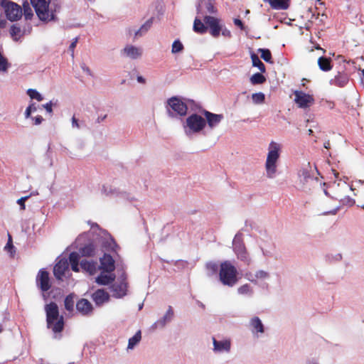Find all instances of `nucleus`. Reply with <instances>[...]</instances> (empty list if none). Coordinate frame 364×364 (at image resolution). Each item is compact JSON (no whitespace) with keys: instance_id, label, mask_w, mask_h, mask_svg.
<instances>
[{"instance_id":"e433bc0d","label":"nucleus","mask_w":364,"mask_h":364,"mask_svg":"<svg viewBox=\"0 0 364 364\" xmlns=\"http://www.w3.org/2000/svg\"><path fill=\"white\" fill-rule=\"evenodd\" d=\"M252 100L255 104H262L265 100L264 94L262 92L254 93L252 95Z\"/></svg>"},{"instance_id":"a19ab883","label":"nucleus","mask_w":364,"mask_h":364,"mask_svg":"<svg viewBox=\"0 0 364 364\" xmlns=\"http://www.w3.org/2000/svg\"><path fill=\"white\" fill-rule=\"evenodd\" d=\"M183 50V46L179 40H176L173 41L172 44L171 52L173 53H176L181 52Z\"/></svg>"},{"instance_id":"20e7f679","label":"nucleus","mask_w":364,"mask_h":364,"mask_svg":"<svg viewBox=\"0 0 364 364\" xmlns=\"http://www.w3.org/2000/svg\"><path fill=\"white\" fill-rule=\"evenodd\" d=\"M281 145L277 142L271 141L268 147V154L265 163L267 176L272 178L277 171V162L279 158Z\"/></svg>"},{"instance_id":"4d7b16f0","label":"nucleus","mask_w":364,"mask_h":364,"mask_svg":"<svg viewBox=\"0 0 364 364\" xmlns=\"http://www.w3.org/2000/svg\"><path fill=\"white\" fill-rule=\"evenodd\" d=\"M137 81L140 83H145V79L142 76H138Z\"/></svg>"},{"instance_id":"69168bd1","label":"nucleus","mask_w":364,"mask_h":364,"mask_svg":"<svg viewBox=\"0 0 364 364\" xmlns=\"http://www.w3.org/2000/svg\"><path fill=\"white\" fill-rule=\"evenodd\" d=\"M168 113L170 116H173V113H171L170 110H168Z\"/></svg>"},{"instance_id":"8fccbe9b","label":"nucleus","mask_w":364,"mask_h":364,"mask_svg":"<svg viewBox=\"0 0 364 364\" xmlns=\"http://www.w3.org/2000/svg\"><path fill=\"white\" fill-rule=\"evenodd\" d=\"M77 38H75L74 39V41L70 43V47H69V49L71 50L72 52V55H73V53H74V49L76 47V45H77Z\"/></svg>"},{"instance_id":"39448f33","label":"nucleus","mask_w":364,"mask_h":364,"mask_svg":"<svg viewBox=\"0 0 364 364\" xmlns=\"http://www.w3.org/2000/svg\"><path fill=\"white\" fill-rule=\"evenodd\" d=\"M0 4L4 9L6 16L9 21H16L21 18L22 8L18 4L8 0H1Z\"/></svg>"},{"instance_id":"774afa93","label":"nucleus","mask_w":364,"mask_h":364,"mask_svg":"<svg viewBox=\"0 0 364 364\" xmlns=\"http://www.w3.org/2000/svg\"><path fill=\"white\" fill-rule=\"evenodd\" d=\"M313 364H316V363H313Z\"/></svg>"},{"instance_id":"dca6fc26","label":"nucleus","mask_w":364,"mask_h":364,"mask_svg":"<svg viewBox=\"0 0 364 364\" xmlns=\"http://www.w3.org/2000/svg\"><path fill=\"white\" fill-rule=\"evenodd\" d=\"M203 113L205 117L206 124H208L210 128H213L218 124L223 119V114H214L206 110H204Z\"/></svg>"},{"instance_id":"4c0bfd02","label":"nucleus","mask_w":364,"mask_h":364,"mask_svg":"<svg viewBox=\"0 0 364 364\" xmlns=\"http://www.w3.org/2000/svg\"><path fill=\"white\" fill-rule=\"evenodd\" d=\"M4 249L10 253L11 257H14L15 255V247L13 245L12 237L10 235H9L8 242L4 247Z\"/></svg>"},{"instance_id":"7c9ffc66","label":"nucleus","mask_w":364,"mask_h":364,"mask_svg":"<svg viewBox=\"0 0 364 364\" xmlns=\"http://www.w3.org/2000/svg\"><path fill=\"white\" fill-rule=\"evenodd\" d=\"M266 81V77L259 73H255L250 77V82L252 85L263 84Z\"/></svg>"},{"instance_id":"423d86ee","label":"nucleus","mask_w":364,"mask_h":364,"mask_svg":"<svg viewBox=\"0 0 364 364\" xmlns=\"http://www.w3.org/2000/svg\"><path fill=\"white\" fill-rule=\"evenodd\" d=\"M205 126V119L197 114H192L186 119V127L188 128L189 132H200Z\"/></svg>"},{"instance_id":"c9c22d12","label":"nucleus","mask_w":364,"mask_h":364,"mask_svg":"<svg viewBox=\"0 0 364 364\" xmlns=\"http://www.w3.org/2000/svg\"><path fill=\"white\" fill-rule=\"evenodd\" d=\"M261 53V58L267 63H272V53L269 49L260 48L258 50Z\"/></svg>"},{"instance_id":"0eeeda50","label":"nucleus","mask_w":364,"mask_h":364,"mask_svg":"<svg viewBox=\"0 0 364 364\" xmlns=\"http://www.w3.org/2000/svg\"><path fill=\"white\" fill-rule=\"evenodd\" d=\"M203 21L209 28L210 35L214 38H218L222 31L221 19L212 16H205Z\"/></svg>"},{"instance_id":"72a5a7b5","label":"nucleus","mask_w":364,"mask_h":364,"mask_svg":"<svg viewBox=\"0 0 364 364\" xmlns=\"http://www.w3.org/2000/svg\"><path fill=\"white\" fill-rule=\"evenodd\" d=\"M23 10V15L26 20L31 19L33 17V13L32 9L31 8L30 4H28V2L27 1H24L23 4L22 11Z\"/></svg>"},{"instance_id":"a211bd4d","label":"nucleus","mask_w":364,"mask_h":364,"mask_svg":"<svg viewBox=\"0 0 364 364\" xmlns=\"http://www.w3.org/2000/svg\"><path fill=\"white\" fill-rule=\"evenodd\" d=\"M92 298L97 305H102L109 301V295L104 289H97L92 294Z\"/></svg>"},{"instance_id":"bf43d9fd","label":"nucleus","mask_w":364,"mask_h":364,"mask_svg":"<svg viewBox=\"0 0 364 364\" xmlns=\"http://www.w3.org/2000/svg\"><path fill=\"white\" fill-rule=\"evenodd\" d=\"M82 69H83L84 70H85L87 73H88L89 74H90V69H89L88 68L85 67V65H82Z\"/></svg>"},{"instance_id":"7ed1b4c3","label":"nucleus","mask_w":364,"mask_h":364,"mask_svg":"<svg viewBox=\"0 0 364 364\" xmlns=\"http://www.w3.org/2000/svg\"><path fill=\"white\" fill-rule=\"evenodd\" d=\"M237 270L228 260L220 263L219 269V279L225 286L232 287L237 282Z\"/></svg>"},{"instance_id":"5701e85b","label":"nucleus","mask_w":364,"mask_h":364,"mask_svg":"<svg viewBox=\"0 0 364 364\" xmlns=\"http://www.w3.org/2000/svg\"><path fill=\"white\" fill-rule=\"evenodd\" d=\"M123 53L132 59H136L141 55V50L134 46H127L122 50Z\"/></svg>"},{"instance_id":"13d9d810","label":"nucleus","mask_w":364,"mask_h":364,"mask_svg":"<svg viewBox=\"0 0 364 364\" xmlns=\"http://www.w3.org/2000/svg\"><path fill=\"white\" fill-rule=\"evenodd\" d=\"M107 117V114L104 115L102 117H99L97 118V122H100L103 121Z\"/></svg>"},{"instance_id":"1a4fd4ad","label":"nucleus","mask_w":364,"mask_h":364,"mask_svg":"<svg viewBox=\"0 0 364 364\" xmlns=\"http://www.w3.org/2000/svg\"><path fill=\"white\" fill-rule=\"evenodd\" d=\"M168 105L171 109L179 116H185L187 114V104L178 97H172L167 101Z\"/></svg>"},{"instance_id":"6ab92c4d","label":"nucleus","mask_w":364,"mask_h":364,"mask_svg":"<svg viewBox=\"0 0 364 364\" xmlns=\"http://www.w3.org/2000/svg\"><path fill=\"white\" fill-rule=\"evenodd\" d=\"M291 0H263L268 3L272 9L286 10L289 8Z\"/></svg>"},{"instance_id":"f8f14e48","label":"nucleus","mask_w":364,"mask_h":364,"mask_svg":"<svg viewBox=\"0 0 364 364\" xmlns=\"http://www.w3.org/2000/svg\"><path fill=\"white\" fill-rule=\"evenodd\" d=\"M99 268L107 273L112 272L115 269L114 260L111 255L105 254L104 256L100 258V266Z\"/></svg>"},{"instance_id":"de8ad7c7","label":"nucleus","mask_w":364,"mask_h":364,"mask_svg":"<svg viewBox=\"0 0 364 364\" xmlns=\"http://www.w3.org/2000/svg\"><path fill=\"white\" fill-rule=\"evenodd\" d=\"M234 23L235 26H238L240 28L241 30H243L244 29V23H242V21L239 19V18H235L234 19Z\"/></svg>"},{"instance_id":"bb28decb","label":"nucleus","mask_w":364,"mask_h":364,"mask_svg":"<svg viewBox=\"0 0 364 364\" xmlns=\"http://www.w3.org/2000/svg\"><path fill=\"white\" fill-rule=\"evenodd\" d=\"M318 65L319 68L325 72L332 69L331 60L326 57H320L318 59Z\"/></svg>"},{"instance_id":"3c124183","label":"nucleus","mask_w":364,"mask_h":364,"mask_svg":"<svg viewBox=\"0 0 364 364\" xmlns=\"http://www.w3.org/2000/svg\"><path fill=\"white\" fill-rule=\"evenodd\" d=\"M43 106L48 113H52L53 109H52V102H51L46 103V105H43Z\"/></svg>"},{"instance_id":"aec40b11","label":"nucleus","mask_w":364,"mask_h":364,"mask_svg":"<svg viewBox=\"0 0 364 364\" xmlns=\"http://www.w3.org/2000/svg\"><path fill=\"white\" fill-rule=\"evenodd\" d=\"M103 272L95 279L96 283L100 285H107L115 280L116 276L114 273L105 274Z\"/></svg>"},{"instance_id":"2eb2a0df","label":"nucleus","mask_w":364,"mask_h":364,"mask_svg":"<svg viewBox=\"0 0 364 364\" xmlns=\"http://www.w3.org/2000/svg\"><path fill=\"white\" fill-rule=\"evenodd\" d=\"M76 309L79 313L85 316L90 314L93 310L92 304L86 299H80L76 304Z\"/></svg>"},{"instance_id":"f03ea898","label":"nucleus","mask_w":364,"mask_h":364,"mask_svg":"<svg viewBox=\"0 0 364 364\" xmlns=\"http://www.w3.org/2000/svg\"><path fill=\"white\" fill-rule=\"evenodd\" d=\"M38 18L43 22L57 20L56 12L60 9L57 4L50 5V0H30Z\"/></svg>"},{"instance_id":"603ef678","label":"nucleus","mask_w":364,"mask_h":364,"mask_svg":"<svg viewBox=\"0 0 364 364\" xmlns=\"http://www.w3.org/2000/svg\"><path fill=\"white\" fill-rule=\"evenodd\" d=\"M33 119L34 121V124L38 125L43 122V118L41 116L38 115L34 117Z\"/></svg>"},{"instance_id":"ddd939ff","label":"nucleus","mask_w":364,"mask_h":364,"mask_svg":"<svg viewBox=\"0 0 364 364\" xmlns=\"http://www.w3.org/2000/svg\"><path fill=\"white\" fill-rule=\"evenodd\" d=\"M69 264L67 259H60L54 266L53 274L56 279H61L65 271L68 269Z\"/></svg>"},{"instance_id":"5fc2aeb1","label":"nucleus","mask_w":364,"mask_h":364,"mask_svg":"<svg viewBox=\"0 0 364 364\" xmlns=\"http://www.w3.org/2000/svg\"><path fill=\"white\" fill-rule=\"evenodd\" d=\"M72 125L74 127H77V128L80 127L79 124H78V120L75 118V116H73L72 118Z\"/></svg>"},{"instance_id":"49530a36","label":"nucleus","mask_w":364,"mask_h":364,"mask_svg":"<svg viewBox=\"0 0 364 364\" xmlns=\"http://www.w3.org/2000/svg\"><path fill=\"white\" fill-rule=\"evenodd\" d=\"M220 32H222V35L225 37H231V32L226 28H223V25L222 26V31Z\"/></svg>"},{"instance_id":"9b49d317","label":"nucleus","mask_w":364,"mask_h":364,"mask_svg":"<svg viewBox=\"0 0 364 364\" xmlns=\"http://www.w3.org/2000/svg\"><path fill=\"white\" fill-rule=\"evenodd\" d=\"M36 283L43 292L48 291L51 287L48 272L43 269H40L36 278Z\"/></svg>"},{"instance_id":"a18cd8bd","label":"nucleus","mask_w":364,"mask_h":364,"mask_svg":"<svg viewBox=\"0 0 364 364\" xmlns=\"http://www.w3.org/2000/svg\"><path fill=\"white\" fill-rule=\"evenodd\" d=\"M267 276H268V274L263 270L257 271L255 274V277L257 278H259V279L266 278V277H267Z\"/></svg>"},{"instance_id":"c03bdc74","label":"nucleus","mask_w":364,"mask_h":364,"mask_svg":"<svg viewBox=\"0 0 364 364\" xmlns=\"http://www.w3.org/2000/svg\"><path fill=\"white\" fill-rule=\"evenodd\" d=\"M28 196L22 197L17 200V203L21 206V210H25V201L28 199Z\"/></svg>"},{"instance_id":"6e6d98bb","label":"nucleus","mask_w":364,"mask_h":364,"mask_svg":"<svg viewBox=\"0 0 364 364\" xmlns=\"http://www.w3.org/2000/svg\"><path fill=\"white\" fill-rule=\"evenodd\" d=\"M360 77L363 85H364V69H360Z\"/></svg>"},{"instance_id":"393cba45","label":"nucleus","mask_w":364,"mask_h":364,"mask_svg":"<svg viewBox=\"0 0 364 364\" xmlns=\"http://www.w3.org/2000/svg\"><path fill=\"white\" fill-rule=\"evenodd\" d=\"M193 30L197 33L204 34L207 32L208 27L199 18L196 17L193 22Z\"/></svg>"},{"instance_id":"cd10ccee","label":"nucleus","mask_w":364,"mask_h":364,"mask_svg":"<svg viewBox=\"0 0 364 364\" xmlns=\"http://www.w3.org/2000/svg\"><path fill=\"white\" fill-rule=\"evenodd\" d=\"M9 33L14 41H18L23 36V32L21 31V27L16 24L11 26Z\"/></svg>"},{"instance_id":"680f3d73","label":"nucleus","mask_w":364,"mask_h":364,"mask_svg":"<svg viewBox=\"0 0 364 364\" xmlns=\"http://www.w3.org/2000/svg\"><path fill=\"white\" fill-rule=\"evenodd\" d=\"M329 145H330V143L328 141L327 143H325L324 147L326 148V149H328L329 148Z\"/></svg>"},{"instance_id":"f704fd0d","label":"nucleus","mask_w":364,"mask_h":364,"mask_svg":"<svg viewBox=\"0 0 364 364\" xmlns=\"http://www.w3.org/2000/svg\"><path fill=\"white\" fill-rule=\"evenodd\" d=\"M152 24V18L146 21L141 27L136 32L135 36H141L143 33H146L151 26Z\"/></svg>"},{"instance_id":"338daca9","label":"nucleus","mask_w":364,"mask_h":364,"mask_svg":"<svg viewBox=\"0 0 364 364\" xmlns=\"http://www.w3.org/2000/svg\"><path fill=\"white\" fill-rule=\"evenodd\" d=\"M336 210H334L332 213L336 214Z\"/></svg>"},{"instance_id":"4be33fe9","label":"nucleus","mask_w":364,"mask_h":364,"mask_svg":"<svg viewBox=\"0 0 364 364\" xmlns=\"http://www.w3.org/2000/svg\"><path fill=\"white\" fill-rule=\"evenodd\" d=\"M213 343L215 351H226L229 352L230 350V341L229 340H224L218 341L215 338H213Z\"/></svg>"},{"instance_id":"864d4df0","label":"nucleus","mask_w":364,"mask_h":364,"mask_svg":"<svg viewBox=\"0 0 364 364\" xmlns=\"http://www.w3.org/2000/svg\"><path fill=\"white\" fill-rule=\"evenodd\" d=\"M32 112V106H28L25 111V117L28 118Z\"/></svg>"},{"instance_id":"4468645a","label":"nucleus","mask_w":364,"mask_h":364,"mask_svg":"<svg viewBox=\"0 0 364 364\" xmlns=\"http://www.w3.org/2000/svg\"><path fill=\"white\" fill-rule=\"evenodd\" d=\"M348 82L349 75L346 73L338 72V74L330 80V84L339 87H343L348 83Z\"/></svg>"},{"instance_id":"ea45409f","label":"nucleus","mask_w":364,"mask_h":364,"mask_svg":"<svg viewBox=\"0 0 364 364\" xmlns=\"http://www.w3.org/2000/svg\"><path fill=\"white\" fill-rule=\"evenodd\" d=\"M206 269L211 273V274H215L218 271V265L217 263L213 262H209L205 265Z\"/></svg>"},{"instance_id":"b1692460","label":"nucleus","mask_w":364,"mask_h":364,"mask_svg":"<svg viewBox=\"0 0 364 364\" xmlns=\"http://www.w3.org/2000/svg\"><path fill=\"white\" fill-rule=\"evenodd\" d=\"M250 326L253 333H264V328L259 317L255 316L250 320Z\"/></svg>"},{"instance_id":"052dcab7","label":"nucleus","mask_w":364,"mask_h":364,"mask_svg":"<svg viewBox=\"0 0 364 364\" xmlns=\"http://www.w3.org/2000/svg\"><path fill=\"white\" fill-rule=\"evenodd\" d=\"M29 106H32V112L36 111V107L34 103L30 105Z\"/></svg>"},{"instance_id":"6e6552de","label":"nucleus","mask_w":364,"mask_h":364,"mask_svg":"<svg viewBox=\"0 0 364 364\" xmlns=\"http://www.w3.org/2000/svg\"><path fill=\"white\" fill-rule=\"evenodd\" d=\"M294 102L299 108L306 109L314 104L315 100L311 95L298 90L294 91Z\"/></svg>"},{"instance_id":"09e8293b","label":"nucleus","mask_w":364,"mask_h":364,"mask_svg":"<svg viewBox=\"0 0 364 364\" xmlns=\"http://www.w3.org/2000/svg\"><path fill=\"white\" fill-rule=\"evenodd\" d=\"M173 312L171 306H169L168 310L166 312V314L164 317V321L163 323H165L166 319L168 317L169 318L173 316Z\"/></svg>"},{"instance_id":"c756f323","label":"nucleus","mask_w":364,"mask_h":364,"mask_svg":"<svg viewBox=\"0 0 364 364\" xmlns=\"http://www.w3.org/2000/svg\"><path fill=\"white\" fill-rule=\"evenodd\" d=\"M251 60L252 63V65L254 67L258 68V69L260 70L261 73H265L266 72V68L264 63L261 61L257 55L252 53L251 54Z\"/></svg>"},{"instance_id":"37998d69","label":"nucleus","mask_w":364,"mask_h":364,"mask_svg":"<svg viewBox=\"0 0 364 364\" xmlns=\"http://www.w3.org/2000/svg\"><path fill=\"white\" fill-rule=\"evenodd\" d=\"M205 7H206L207 11L209 14H215L218 12L217 9L215 7L214 4L211 2V1H209L207 3Z\"/></svg>"},{"instance_id":"f3484780","label":"nucleus","mask_w":364,"mask_h":364,"mask_svg":"<svg viewBox=\"0 0 364 364\" xmlns=\"http://www.w3.org/2000/svg\"><path fill=\"white\" fill-rule=\"evenodd\" d=\"M127 283L122 282L120 283H115L111 286V291L113 296L117 298H121L127 294Z\"/></svg>"},{"instance_id":"79ce46f5","label":"nucleus","mask_w":364,"mask_h":364,"mask_svg":"<svg viewBox=\"0 0 364 364\" xmlns=\"http://www.w3.org/2000/svg\"><path fill=\"white\" fill-rule=\"evenodd\" d=\"M251 291H252V290H251L250 286L247 284L241 286L238 289V292H239V294H249Z\"/></svg>"},{"instance_id":"58836bf2","label":"nucleus","mask_w":364,"mask_h":364,"mask_svg":"<svg viewBox=\"0 0 364 364\" xmlns=\"http://www.w3.org/2000/svg\"><path fill=\"white\" fill-rule=\"evenodd\" d=\"M27 94L31 99H36L38 102H41L43 100L42 95L36 90L28 89L27 90Z\"/></svg>"},{"instance_id":"c85d7f7f","label":"nucleus","mask_w":364,"mask_h":364,"mask_svg":"<svg viewBox=\"0 0 364 364\" xmlns=\"http://www.w3.org/2000/svg\"><path fill=\"white\" fill-rule=\"evenodd\" d=\"M69 262L72 270L75 272H79V254L75 252H71L69 255Z\"/></svg>"},{"instance_id":"2f4dec72","label":"nucleus","mask_w":364,"mask_h":364,"mask_svg":"<svg viewBox=\"0 0 364 364\" xmlns=\"http://www.w3.org/2000/svg\"><path fill=\"white\" fill-rule=\"evenodd\" d=\"M74 304H75L74 294H70L68 295L65 297V301H64V305H65V309L68 311H73Z\"/></svg>"},{"instance_id":"0e129e2a","label":"nucleus","mask_w":364,"mask_h":364,"mask_svg":"<svg viewBox=\"0 0 364 364\" xmlns=\"http://www.w3.org/2000/svg\"><path fill=\"white\" fill-rule=\"evenodd\" d=\"M2 331H3V328H2V326L0 325V333H1V332H2Z\"/></svg>"},{"instance_id":"e2e57ef3","label":"nucleus","mask_w":364,"mask_h":364,"mask_svg":"<svg viewBox=\"0 0 364 364\" xmlns=\"http://www.w3.org/2000/svg\"><path fill=\"white\" fill-rule=\"evenodd\" d=\"M313 133V131L311 129H309V134H311Z\"/></svg>"},{"instance_id":"473e14b6","label":"nucleus","mask_w":364,"mask_h":364,"mask_svg":"<svg viewBox=\"0 0 364 364\" xmlns=\"http://www.w3.org/2000/svg\"><path fill=\"white\" fill-rule=\"evenodd\" d=\"M141 338V331H137L134 336L129 339L128 346L129 349H132Z\"/></svg>"},{"instance_id":"f257e3e1","label":"nucleus","mask_w":364,"mask_h":364,"mask_svg":"<svg viewBox=\"0 0 364 364\" xmlns=\"http://www.w3.org/2000/svg\"><path fill=\"white\" fill-rule=\"evenodd\" d=\"M44 309L46 314L47 328L52 330L55 335V338H58V334L61 333L64 329V318L60 316L58 306L53 301L46 304Z\"/></svg>"},{"instance_id":"a878e982","label":"nucleus","mask_w":364,"mask_h":364,"mask_svg":"<svg viewBox=\"0 0 364 364\" xmlns=\"http://www.w3.org/2000/svg\"><path fill=\"white\" fill-rule=\"evenodd\" d=\"M79 252L83 257H92L95 254V247L92 243H89L80 248Z\"/></svg>"},{"instance_id":"412c9836","label":"nucleus","mask_w":364,"mask_h":364,"mask_svg":"<svg viewBox=\"0 0 364 364\" xmlns=\"http://www.w3.org/2000/svg\"><path fill=\"white\" fill-rule=\"evenodd\" d=\"M97 263L95 261H89L87 259H82L80 261L81 268L88 272L90 274H95L97 269Z\"/></svg>"},{"instance_id":"9d476101","label":"nucleus","mask_w":364,"mask_h":364,"mask_svg":"<svg viewBox=\"0 0 364 364\" xmlns=\"http://www.w3.org/2000/svg\"><path fill=\"white\" fill-rule=\"evenodd\" d=\"M233 249L239 259L245 262L247 264H250V259L245 245L237 235L233 240Z\"/></svg>"}]
</instances>
